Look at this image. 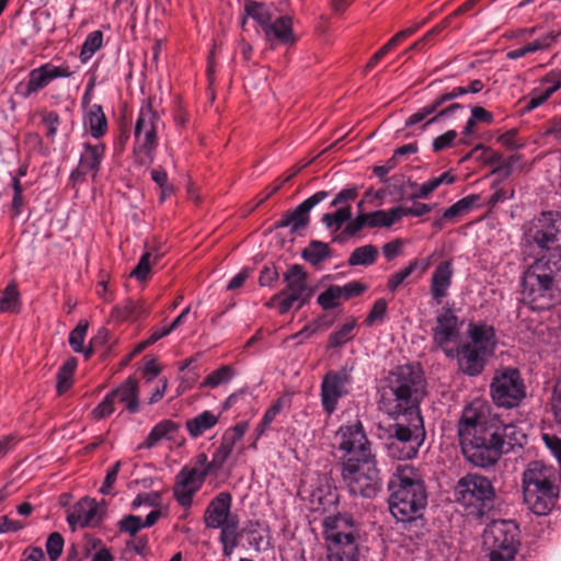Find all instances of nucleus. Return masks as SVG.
Here are the masks:
<instances>
[{
	"instance_id": "obj_51",
	"label": "nucleus",
	"mask_w": 561,
	"mask_h": 561,
	"mask_svg": "<svg viewBox=\"0 0 561 561\" xmlns=\"http://www.w3.org/2000/svg\"><path fill=\"white\" fill-rule=\"evenodd\" d=\"M365 226H367L364 213L356 216L354 219H350L344 227L343 231L334 241H343L344 239L356 236Z\"/></svg>"
},
{
	"instance_id": "obj_9",
	"label": "nucleus",
	"mask_w": 561,
	"mask_h": 561,
	"mask_svg": "<svg viewBox=\"0 0 561 561\" xmlns=\"http://www.w3.org/2000/svg\"><path fill=\"white\" fill-rule=\"evenodd\" d=\"M388 432V455L398 460L415 457L426 436L423 419L416 417L397 420Z\"/></svg>"
},
{
	"instance_id": "obj_21",
	"label": "nucleus",
	"mask_w": 561,
	"mask_h": 561,
	"mask_svg": "<svg viewBox=\"0 0 561 561\" xmlns=\"http://www.w3.org/2000/svg\"><path fill=\"white\" fill-rule=\"evenodd\" d=\"M207 474L196 468L184 467L176 474V481L173 486V496L184 508H190L193 503L194 494L203 485Z\"/></svg>"
},
{
	"instance_id": "obj_53",
	"label": "nucleus",
	"mask_w": 561,
	"mask_h": 561,
	"mask_svg": "<svg viewBox=\"0 0 561 561\" xmlns=\"http://www.w3.org/2000/svg\"><path fill=\"white\" fill-rule=\"evenodd\" d=\"M88 330V322L80 321L69 334V344L73 352H83V342Z\"/></svg>"
},
{
	"instance_id": "obj_23",
	"label": "nucleus",
	"mask_w": 561,
	"mask_h": 561,
	"mask_svg": "<svg viewBox=\"0 0 561 561\" xmlns=\"http://www.w3.org/2000/svg\"><path fill=\"white\" fill-rule=\"evenodd\" d=\"M523 489L559 488L556 483V470L540 460L530 461L522 479Z\"/></svg>"
},
{
	"instance_id": "obj_19",
	"label": "nucleus",
	"mask_w": 561,
	"mask_h": 561,
	"mask_svg": "<svg viewBox=\"0 0 561 561\" xmlns=\"http://www.w3.org/2000/svg\"><path fill=\"white\" fill-rule=\"evenodd\" d=\"M247 431V422L237 423L234 426L226 430L221 436L218 448L213 454L209 465L202 470L203 474H217L231 455L234 445L242 439Z\"/></svg>"
},
{
	"instance_id": "obj_15",
	"label": "nucleus",
	"mask_w": 561,
	"mask_h": 561,
	"mask_svg": "<svg viewBox=\"0 0 561 561\" xmlns=\"http://www.w3.org/2000/svg\"><path fill=\"white\" fill-rule=\"evenodd\" d=\"M336 437L339 449L344 453L343 459H367L376 457L373 453L371 443L368 439L360 421L342 425Z\"/></svg>"
},
{
	"instance_id": "obj_38",
	"label": "nucleus",
	"mask_w": 561,
	"mask_h": 561,
	"mask_svg": "<svg viewBox=\"0 0 561 561\" xmlns=\"http://www.w3.org/2000/svg\"><path fill=\"white\" fill-rule=\"evenodd\" d=\"M244 13L252 18L264 30L266 25L274 19L273 13L263 2L254 0L244 1Z\"/></svg>"
},
{
	"instance_id": "obj_40",
	"label": "nucleus",
	"mask_w": 561,
	"mask_h": 561,
	"mask_svg": "<svg viewBox=\"0 0 561 561\" xmlns=\"http://www.w3.org/2000/svg\"><path fill=\"white\" fill-rule=\"evenodd\" d=\"M351 218H352V206L344 205V206L339 207L333 213L323 214L321 217V221L328 229H333L334 231H337Z\"/></svg>"
},
{
	"instance_id": "obj_4",
	"label": "nucleus",
	"mask_w": 561,
	"mask_h": 561,
	"mask_svg": "<svg viewBox=\"0 0 561 561\" xmlns=\"http://www.w3.org/2000/svg\"><path fill=\"white\" fill-rule=\"evenodd\" d=\"M469 342L448 350L446 357L456 358L459 371L477 377L485 368L488 359L496 346V334L492 325L485 322H470L467 328Z\"/></svg>"
},
{
	"instance_id": "obj_33",
	"label": "nucleus",
	"mask_w": 561,
	"mask_h": 561,
	"mask_svg": "<svg viewBox=\"0 0 561 561\" xmlns=\"http://www.w3.org/2000/svg\"><path fill=\"white\" fill-rule=\"evenodd\" d=\"M220 528L219 541L222 546V554L225 557H230L234 549L239 546L240 538L242 536V530L239 531V518L238 516H232V518L225 523Z\"/></svg>"
},
{
	"instance_id": "obj_30",
	"label": "nucleus",
	"mask_w": 561,
	"mask_h": 561,
	"mask_svg": "<svg viewBox=\"0 0 561 561\" xmlns=\"http://www.w3.org/2000/svg\"><path fill=\"white\" fill-rule=\"evenodd\" d=\"M327 543L328 561H358V540L332 541Z\"/></svg>"
},
{
	"instance_id": "obj_48",
	"label": "nucleus",
	"mask_w": 561,
	"mask_h": 561,
	"mask_svg": "<svg viewBox=\"0 0 561 561\" xmlns=\"http://www.w3.org/2000/svg\"><path fill=\"white\" fill-rule=\"evenodd\" d=\"M233 377V369L228 365H222L205 377L202 387L216 388L228 382Z\"/></svg>"
},
{
	"instance_id": "obj_37",
	"label": "nucleus",
	"mask_w": 561,
	"mask_h": 561,
	"mask_svg": "<svg viewBox=\"0 0 561 561\" xmlns=\"http://www.w3.org/2000/svg\"><path fill=\"white\" fill-rule=\"evenodd\" d=\"M367 227L369 228H388L400 220L398 207L386 210H376L373 213H364Z\"/></svg>"
},
{
	"instance_id": "obj_24",
	"label": "nucleus",
	"mask_w": 561,
	"mask_h": 561,
	"mask_svg": "<svg viewBox=\"0 0 561 561\" xmlns=\"http://www.w3.org/2000/svg\"><path fill=\"white\" fill-rule=\"evenodd\" d=\"M559 488L523 489L527 507L538 516H546L552 511L559 499Z\"/></svg>"
},
{
	"instance_id": "obj_11",
	"label": "nucleus",
	"mask_w": 561,
	"mask_h": 561,
	"mask_svg": "<svg viewBox=\"0 0 561 561\" xmlns=\"http://www.w3.org/2000/svg\"><path fill=\"white\" fill-rule=\"evenodd\" d=\"M490 561H513L519 547V528L513 520H493L483 533Z\"/></svg>"
},
{
	"instance_id": "obj_26",
	"label": "nucleus",
	"mask_w": 561,
	"mask_h": 561,
	"mask_svg": "<svg viewBox=\"0 0 561 561\" xmlns=\"http://www.w3.org/2000/svg\"><path fill=\"white\" fill-rule=\"evenodd\" d=\"M232 497L228 492H221L207 505L204 514L206 527L217 529L229 522L233 515L230 514Z\"/></svg>"
},
{
	"instance_id": "obj_64",
	"label": "nucleus",
	"mask_w": 561,
	"mask_h": 561,
	"mask_svg": "<svg viewBox=\"0 0 561 561\" xmlns=\"http://www.w3.org/2000/svg\"><path fill=\"white\" fill-rule=\"evenodd\" d=\"M542 440L545 442L547 448L552 453V455L558 460L561 480V438L551 434H542Z\"/></svg>"
},
{
	"instance_id": "obj_13",
	"label": "nucleus",
	"mask_w": 561,
	"mask_h": 561,
	"mask_svg": "<svg viewBox=\"0 0 561 561\" xmlns=\"http://www.w3.org/2000/svg\"><path fill=\"white\" fill-rule=\"evenodd\" d=\"M75 73L69 65L64 62L56 66L51 62H46L37 68L32 69L26 80L20 81L15 85V94L22 99H30L37 94L41 90L48 87L54 80L58 78H69Z\"/></svg>"
},
{
	"instance_id": "obj_25",
	"label": "nucleus",
	"mask_w": 561,
	"mask_h": 561,
	"mask_svg": "<svg viewBox=\"0 0 561 561\" xmlns=\"http://www.w3.org/2000/svg\"><path fill=\"white\" fill-rule=\"evenodd\" d=\"M101 520L102 517L99 513L98 503L90 497H84L76 503L72 512L67 516V522L73 531L77 527L96 526Z\"/></svg>"
},
{
	"instance_id": "obj_18",
	"label": "nucleus",
	"mask_w": 561,
	"mask_h": 561,
	"mask_svg": "<svg viewBox=\"0 0 561 561\" xmlns=\"http://www.w3.org/2000/svg\"><path fill=\"white\" fill-rule=\"evenodd\" d=\"M329 196V192L319 191L305 199L294 209L284 213L277 221L274 222V229L290 228V232L295 233L301 229H305L310 220L309 213L319 203L324 201Z\"/></svg>"
},
{
	"instance_id": "obj_60",
	"label": "nucleus",
	"mask_w": 561,
	"mask_h": 561,
	"mask_svg": "<svg viewBox=\"0 0 561 561\" xmlns=\"http://www.w3.org/2000/svg\"><path fill=\"white\" fill-rule=\"evenodd\" d=\"M39 115L42 116L43 124L47 127L46 136L50 139H54L60 124L59 115L53 111H42Z\"/></svg>"
},
{
	"instance_id": "obj_5",
	"label": "nucleus",
	"mask_w": 561,
	"mask_h": 561,
	"mask_svg": "<svg viewBox=\"0 0 561 561\" xmlns=\"http://www.w3.org/2000/svg\"><path fill=\"white\" fill-rule=\"evenodd\" d=\"M530 244L539 250L538 259L547 260L553 268L561 270V213L542 211L526 232Z\"/></svg>"
},
{
	"instance_id": "obj_6",
	"label": "nucleus",
	"mask_w": 561,
	"mask_h": 561,
	"mask_svg": "<svg viewBox=\"0 0 561 561\" xmlns=\"http://www.w3.org/2000/svg\"><path fill=\"white\" fill-rule=\"evenodd\" d=\"M561 270L547 260L537 259L524 273L522 293L534 309H550L554 304V277Z\"/></svg>"
},
{
	"instance_id": "obj_17",
	"label": "nucleus",
	"mask_w": 561,
	"mask_h": 561,
	"mask_svg": "<svg viewBox=\"0 0 561 561\" xmlns=\"http://www.w3.org/2000/svg\"><path fill=\"white\" fill-rule=\"evenodd\" d=\"M463 320L456 316L455 311L450 308H444L437 314L436 322L432 329V336L434 344L440 348L445 355L448 350H453L451 344L459 342L461 337V328Z\"/></svg>"
},
{
	"instance_id": "obj_14",
	"label": "nucleus",
	"mask_w": 561,
	"mask_h": 561,
	"mask_svg": "<svg viewBox=\"0 0 561 561\" xmlns=\"http://www.w3.org/2000/svg\"><path fill=\"white\" fill-rule=\"evenodd\" d=\"M286 297L279 301V313L285 314L291 308L299 310L311 298L312 290L307 284V273L299 264H293L284 274Z\"/></svg>"
},
{
	"instance_id": "obj_7",
	"label": "nucleus",
	"mask_w": 561,
	"mask_h": 561,
	"mask_svg": "<svg viewBox=\"0 0 561 561\" xmlns=\"http://www.w3.org/2000/svg\"><path fill=\"white\" fill-rule=\"evenodd\" d=\"M455 500L468 515L483 517L494 506L495 489L489 478L468 473L455 486Z\"/></svg>"
},
{
	"instance_id": "obj_43",
	"label": "nucleus",
	"mask_w": 561,
	"mask_h": 561,
	"mask_svg": "<svg viewBox=\"0 0 561 561\" xmlns=\"http://www.w3.org/2000/svg\"><path fill=\"white\" fill-rule=\"evenodd\" d=\"M77 367L75 357L68 358L59 368L57 374L56 390L58 394L65 393L72 385V376Z\"/></svg>"
},
{
	"instance_id": "obj_41",
	"label": "nucleus",
	"mask_w": 561,
	"mask_h": 561,
	"mask_svg": "<svg viewBox=\"0 0 561 561\" xmlns=\"http://www.w3.org/2000/svg\"><path fill=\"white\" fill-rule=\"evenodd\" d=\"M162 255L163 254L158 251H156L154 253L151 251L145 252L140 256L137 265L130 272V276L135 277L138 280L147 279V277L150 273L151 266L157 264Z\"/></svg>"
},
{
	"instance_id": "obj_56",
	"label": "nucleus",
	"mask_w": 561,
	"mask_h": 561,
	"mask_svg": "<svg viewBox=\"0 0 561 561\" xmlns=\"http://www.w3.org/2000/svg\"><path fill=\"white\" fill-rule=\"evenodd\" d=\"M142 527L141 517L136 515H127L118 523L119 530L130 536H135Z\"/></svg>"
},
{
	"instance_id": "obj_36",
	"label": "nucleus",
	"mask_w": 561,
	"mask_h": 561,
	"mask_svg": "<svg viewBox=\"0 0 561 561\" xmlns=\"http://www.w3.org/2000/svg\"><path fill=\"white\" fill-rule=\"evenodd\" d=\"M219 421L218 415L211 411H204L195 417L186 421V430L193 438H197L206 431L213 428Z\"/></svg>"
},
{
	"instance_id": "obj_32",
	"label": "nucleus",
	"mask_w": 561,
	"mask_h": 561,
	"mask_svg": "<svg viewBox=\"0 0 561 561\" xmlns=\"http://www.w3.org/2000/svg\"><path fill=\"white\" fill-rule=\"evenodd\" d=\"M180 425L172 420H162L156 424L139 448L150 449L161 439L175 440V434L179 432Z\"/></svg>"
},
{
	"instance_id": "obj_49",
	"label": "nucleus",
	"mask_w": 561,
	"mask_h": 561,
	"mask_svg": "<svg viewBox=\"0 0 561 561\" xmlns=\"http://www.w3.org/2000/svg\"><path fill=\"white\" fill-rule=\"evenodd\" d=\"M341 289L339 285H331L324 291H322L317 302L324 309L330 310L339 306L341 300Z\"/></svg>"
},
{
	"instance_id": "obj_39",
	"label": "nucleus",
	"mask_w": 561,
	"mask_h": 561,
	"mask_svg": "<svg viewBox=\"0 0 561 561\" xmlns=\"http://www.w3.org/2000/svg\"><path fill=\"white\" fill-rule=\"evenodd\" d=\"M378 249L376 245L366 244L354 249L350 254L347 263L350 266L373 265L378 257Z\"/></svg>"
},
{
	"instance_id": "obj_28",
	"label": "nucleus",
	"mask_w": 561,
	"mask_h": 561,
	"mask_svg": "<svg viewBox=\"0 0 561 561\" xmlns=\"http://www.w3.org/2000/svg\"><path fill=\"white\" fill-rule=\"evenodd\" d=\"M115 401L119 402L130 413L139 411V382L134 377H128L116 389L112 390Z\"/></svg>"
},
{
	"instance_id": "obj_10",
	"label": "nucleus",
	"mask_w": 561,
	"mask_h": 561,
	"mask_svg": "<svg viewBox=\"0 0 561 561\" xmlns=\"http://www.w3.org/2000/svg\"><path fill=\"white\" fill-rule=\"evenodd\" d=\"M342 481L353 495L374 497L381 488L376 457L367 459H343Z\"/></svg>"
},
{
	"instance_id": "obj_31",
	"label": "nucleus",
	"mask_w": 561,
	"mask_h": 561,
	"mask_svg": "<svg viewBox=\"0 0 561 561\" xmlns=\"http://www.w3.org/2000/svg\"><path fill=\"white\" fill-rule=\"evenodd\" d=\"M83 124L94 139L102 138L106 135L108 129L107 118L100 104L88 106L83 117Z\"/></svg>"
},
{
	"instance_id": "obj_29",
	"label": "nucleus",
	"mask_w": 561,
	"mask_h": 561,
	"mask_svg": "<svg viewBox=\"0 0 561 561\" xmlns=\"http://www.w3.org/2000/svg\"><path fill=\"white\" fill-rule=\"evenodd\" d=\"M453 275L454 268L450 261L440 262L436 266L431 279V295L436 302L439 304L447 296Z\"/></svg>"
},
{
	"instance_id": "obj_16",
	"label": "nucleus",
	"mask_w": 561,
	"mask_h": 561,
	"mask_svg": "<svg viewBox=\"0 0 561 561\" xmlns=\"http://www.w3.org/2000/svg\"><path fill=\"white\" fill-rule=\"evenodd\" d=\"M352 383V368L346 366L337 370H329L321 382V404L331 415L337 408L341 398L348 393L347 387Z\"/></svg>"
},
{
	"instance_id": "obj_61",
	"label": "nucleus",
	"mask_w": 561,
	"mask_h": 561,
	"mask_svg": "<svg viewBox=\"0 0 561 561\" xmlns=\"http://www.w3.org/2000/svg\"><path fill=\"white\" fill-rule=\"evenodd\" d=\"M340 289L341 298L344 300H348L365 293L367 286L358 280H352L346 283L344 286H340Z\"/></svg>"
},
{
	"instance_id": "obj_55",
	"label": "nucleus",
	"mask_w": 561,
	"mask_h": 561,
	"mask_svg": "<svg viewBox=\"0 0 561 561\" xmlns=\"http://www.w3.org/2000/svg\"><path fill=\"white\" fill-rule=\"evenodd\" d=\"M387 301L383 298L377 299L373 308L370 309L367 318L365 319V324L367 327L374 325L377 321H382L387 313Z\"/></svg>"
},
{
	"instance_id": "obj_1",
	"label": "nucleus",
	"mask_w": 561,
	"mask_h": 561,
	"mask_svg": "<svg viewBox=\"0 0 561 561\" xmlns=\"http://www.w3.org/2000/svg\"><path fill=\"white\" fill-rule=\"evenodd\" d=\"M458 436L466 458L474 466L486 468L515 446L522 447L525 435L514 425L490 414L481 401L468 404L458 422Z\"/></svg>"
},
{
	"instance_id": "obj_54",
	"label": "nucleus",
	"mask_w": 561,
	"mask_h": 561,
	"mask_svg": "<svg viewBox=\"0 0 561 561\" xmlns=\"http://www.w3.org/2000/svg\"><path fill=\"white\" fill-rule=\"evenodd\" d=\"M283 407L284 399L279 398L266 410L257 426V431L260 434L265 432V430L271 425L275 417L280 413Z\"/></svg>"
},
{
	"instance_id": "obj_42",
	"label": "nucleus",
	"mask_w": 561,
	"mask_h": 561,
	"mask_svg": "<svg viewBox=\"0 0 561 561\" xmlns=\"http://www.w3.org/2000/svg\"><path fill=\"white\" fill-rule=\"evenodd\" d=\"M103 46V33L102 31H93L85 37L79 58L82 64L88 62L92 56L102 48Z\"/></svg>"
},
{
	"instance_id": "obj_52",
	"label": "nucleus",
	"mask_w": 561,
	"mask_h": 561,
	"mask_svg": "<svg viewBox=\"0 0 561 561\" xmlns=\"http://www.w3.org/2000/svg\"><path fill=\"white\" fill-rule=\"evenodd\" d=\"M64 538L59 533L55 531L48 536L46 540V551L50 561H57L59 559L64 550Z\"/></svg>"
},
{
	"instance_id": "obj_3",
	"label": "nucleus",
	"mask_w": 561,
	"mask_h": 561,
	"mask_svg": "<svg viewBox=\"0 0 561 561\" xmlns=\"http://www.w3.org/2000/svg\"><path fill=\"white\" fill-rule=\"evenodd\" d=\"M389 510L402 523L421 517L427 505V492L417 472L410 466H398L388 483Z\"/></svg>"
},
{
	"instance_id": "obj_47",
	"label": "nucleus",
	"mask_w": 561,
	"mask_h": 561,
	"mask_svg": "<svg viewBox=\"0 0 561 561\" xmlns=\"http://www.w3.org/2000/svg\"><path fill=\"white\" fill-rule=\"evenodd\" d=\"M356 325V319H351V321L344 323L337 330L332 332L328 340V347L336 348L344 345L347 341H350L353 335L352 332Z\"/></svg>"
},
{
	"instance_id": "obj_63",
	"label": "nucleus",
	"mask_w": 561,
	"mask_h": 561,
	"mask_svg": "<svg viewBox=\"0 0 561 561\" xmlns=\"http://www.w3.org/2000/svg\"><path fill=\"white\" fill-rule=\"evenodd\" d=\"M550 404L556 422L561 425V376L553 387Z\"/></svg>"
},
{
	"instance_id": "obj_34",
	"label": "nucleus",
	"mask_w": 561,
	"mask_h": 561,
	"mask_svg": "<svg viewBox=\"0 0 561 561\" xmlns=\"http://www.w3.org/2000/svg\"><path fill=\"white\" fill-rule=\"evenodd\" d=\"M147 313V309L140 301L126 299L122 305H116L112 309L111 320L115 322L136 321Z\"/></svg>"
},
{
	"instance_id": "obj_57",
	"label": "nucleus",
	"mask_w": 561,
	"mask_h": 561,
	"mask_svg": "<svg viewBox=\"0 0 561 561\" xmlns=\"http://www.w3.org/2000/svg\"><path fill=\"white\" fill-rule=\"evenodd\" d=\"M260 524L257 522H250L249 525L242 529L248 536L250 547L256 551L262 550L263 536L259 531Z\"/></svg>"
},
{
	"instance_id": "obj_27",
	"label": "nucleus",
	"mask_w": 561,
	"mask_h": 561,
	"mask_svg": "<svg viewBox=\"0 0 561 561\" xmlns=\"http://www.w3.org/2000/svg\"><path fill=\"white\" fill-rule=\"evenodd\" d=\"M263 32L272 47L276 44L291 46L297 42V36L293 30V19L289 15H282L272 20Z\"/></svg>"
},
{
	"instance_id": "obj_50",
	"label": "nucleus",
	"mask_w": 561,
	"mask_h": 561,
	"mask_svg": "<svg viewBox=\"0 0 561 561\" xmlns=\"http://www.w3.org/2000/svg\"><path fill=\"white\" fill-rule=\"evenodd\" d=\"M419 261L412 260L409 264L400 271L389 276L387 287L390 291L394 293L398 287L417 268Z\"/></svg>"
},
{
	"instance_id": "obj_2",
	"label": "nucleus",
	"mask_w": 561,
	"mask_h": 561,
	"mask_svg": "<svg viewBox=\"0 0 561 561\" xmlns=\"http://www.w3.org/2000/svg\"><path fill=\"white\" fill-rule=\"evenodd\" d=\"M424 377L422 370L407 364L391 370L380 388L379 410L394 421L423 419L420 402L423 397Z\"/></svg>"
},
{
	"instance_id": "obj_59",
	"label": "nucleus",
	"mask_w": 561,
	"mask_h": 561,
	"mask_svg": "<svg viewBox=\"0 0 561 561\" xmlns=\"http://www.w3.org/2000/svg\"><path fill=\"white\" fill-rule=\"evenodd\" d=\"M122 466V461H116L106 472L104 481L100 488V492L104 495L112 494L114 484L117 480V476Z\"/></svg>"
},
{
	"instance_id": "obj_44",
	"label": "nucleus",
	"mask_w": 561,
	"mask_h": 561,
	"mask_svg": "<svg viewBox=\"0 0 561 561\" xmlns=\"http://www.w3.org/2000/svg\"><path fill=\"white\" fill-rule=\"evenodd\" d=\"M480 201V196L477 194L468 195L458 202H456L450 207L446 208L443 218L446 220H453L454 218L461 216L468 213L478 202Z\"/></svg>"
},
{
	"instance_id": "obj_22",
	"label": "nucleus",
	"mask_w": 561,
	"mask_h": 561,
	"mask_svg": "<svg viewBox=\"0 0 561 561\" xmlns=\"http://www.w3.org/2000/svg\"><path fill=\"white\" fill-rule=\"evenodd\" d=\"M322 526L325 542L358 540L359 538L357 525L353 517L346 513L325 517Z\"/></svg>"
},
{
	"instance_id": "obj_12",
	"label": "nucleus",
	"mask_w": 561,
	"mask_h": 561,
	"mask_svg": "<svg viewBox=\"0 0 561 561\" xmlns=\"http://www.w3.org/2000/svg\"><path fill=\"white\" fill-rule=\"evenodd\" d=\"M490 394L495 405L516 408L526 397V386L517 368L497 369L490 383Z\"/></svg>"
},
{
	"instance_id": "obj_20",
	"label": "nucleus",
	"mask_w": 561,
	"mask_h": 561,
	"mask_svg": "<svg viewBox=\"0 0 561 561\" xmlns=\"http://www.w3.org/2000/svg\"><path fill=\"white\" fill-rule=\"evenodd\" d=\"M106 147L103 142L83 144V150L80 153L79 164L71 172L70 179L75 182L84 181L87 175L95 180L101 170L103 159L105 157Z\"/></svg>"
},
{
	"instance_id": "obj_46",
	"label": "nucleus",
	"mask_w": 561,
	"mask_h": 561,
	"mask_svg": "<svg viewBox=\"0 0 561 561\" xmlns=\"http://www.w3.org/2000/svg\"><path fill=\"white\" fill-rule=\"evenodd\" d=\"M20 307V294L14 283H10L0 298V311L16 312Z\"/></svg>"
},
{
	"instance_id": "obj_8",
	"label": "nucleus",
	"mask_w": 561,
	"mask_h": 561,
	"mask_svg": "<svg viewBox=\"0 0 561 561\" xmlns=\"http://www.w3.org/2000/svg\"><path fill=\"white\" fill-rule=\"evenodd\" d=\"M163 125L159 113L153 110L148 100L139 110L135 124L133 148L134 161L138 165H149L153 162L158 148V130Z\"/></svg>"
},
{
	"instance_id": "obj_62",
	"label": "nucleus",
	"mask_w": 561,
	"mask_h": 561,
	"mask_svg": "<svg viewBox=\"0 0 561 561\" xmlns=\"http://www.w3.org/2000/svg\"><path fill=\"white\" fill-rule=\"evenodd\" d=\"M453 20V15L446 16L440 23L435 25L432 30H430L420 41L415 42L411 49H417L422 45H424L426 42H428L433 36L438 35L442 33L446 27L450 25V22Z\"/></svg>"
},
{
	"instance_id": "obj_45",
	"label": "nucleus",
	"mask_w": 561,
	"mask_h": 561,
	"mask_svg": "<svg viewBox=\"0 0 561 561\" xmlns=\"http://www.w3.org/2000/svg\"><path fill=\"white\" fill-rule=\"evenodd\" d=\"M456 178L450 172H444L437 178L430 179L424 182L419 191L413 194V198H426L432 192H434L440 184H453Z\"/></svg>"
},
{
	"instance_id": "obj_58",
	"label": "nucleus",
	"mask_w": 561,
	"mask_h": 561,
	"mask_svg": "<svg viewBox=\"0 0 561 561\" xmlns=\"http://www.w3.org/2000/svg\"><path fill=\"white\" fill-rule=\"evenodd\" d=\"M115 399L111 392L93 409L92 414L94 419L102 420L110 416L114 412Z\"/></svg>"
},
{
	"instance_id": "obj_35",
	"label": "nucleus",
	"mask_w": 561,
	"mask_h": 561,
	"mask_svg": "<svg viewBox=\"0 0 561 561\" xmlns=\"http://www.w3.org/2000/svg\"><path fill=\"white\" fill-rule=\"evenodd\" d=\"M301 257L312 266H318L325 260L332 257V250L325 242L311 240L301 251Z\"/></svg>"
}]
</instances>
